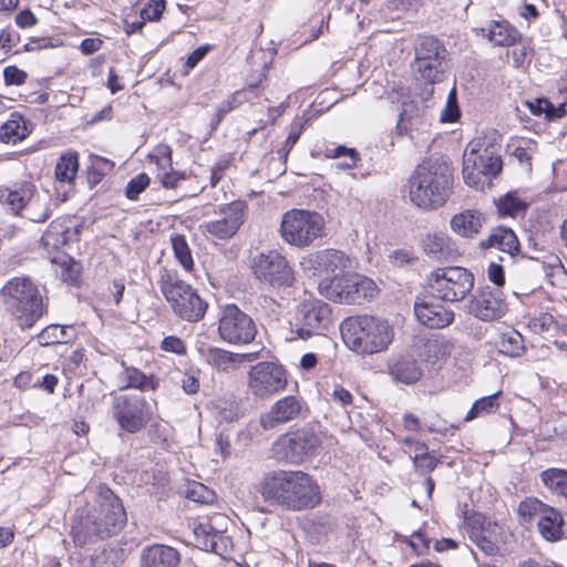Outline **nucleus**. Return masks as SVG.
<instances>
[{
    "label": "nucleus",
    "mask_w": 567,
    "mask_h": 567,
    "mask_svg": "<svg viewBox=\"0 0 567 567\" xmlns=\"http://www.w3.org/2000/svg\"><path fill=\"white\" fill-rule=\"evenodd\" d=\"M126 523L121 499L110 489L102 492L95 504L78 512L71 529L76 546L94 544L117 534Z\"/></svg>",
    "instance_id": "1"
},
{
    "label": "nucleus",
    "mask_w": 567,
    "mask_h": 567,
    "mask_svg": "<svg viewBox=\"0 0 567 567\" xmlns=\"http://www.w3.org/2000/svg\"><path fill=\"white\" fill-rule=\"evenodd\" d=\"M321 296L330 301L354 305L373 299L378 293L375 282L359 274L333 276L332 279H321L318 284Z\"/></svg>",
    "instance_id": "11"
},
{
    "label": "nucleus",
    "mask_w": 567,
    "mask_h": 567,
    "mask_svg": "<svg viewBox=\"0 0 567 567\" xmlns=\"http://www.w3.org/2000/svg\"><path fill=\"white\" fill-rule=\"evenodd\" d=\"M287 383L285 369L274 362H259L248 372V389L259 399H268L284 391Z\"/></svg>",
    "instance_id": "17"
},
{
    "label": "nucleus",
    "mask_w": 567,
    "mask_h": 567,
    "mask_svg": "<svg viewBox=\"0 0 567 567\" xmlns=\"http://www.w3.org/2000/svg\"><path fill=\"white\" fill-rule=\"evenodd\" d=\"M181 561L179 553L166 545L155 544L143 549L141 567H177Z\"/></svg>",
    "instance_id": "25"
},
{
    "label": "nucleus",
    "mask_w": 567,
    "mask_h": 567,
    "mask_svg": "<svg viewBox=\"0 0 567 567\" xmlns=\"http://www.w3.org/2000/svg\"><path fill=\"white\" fill-rule=\"evenodd\" d=\"M326 221L321 214L307 209H290L281 217L280 236L285 243L298 248L312 245L324 234Z\"/></svg>",
    "instance_id": "10"
},
{
    "label": "nucleus",
    "mask_w": 567,
    "mask_h": 567,
    "mask_svg": "<svg viewBox=\"0 0 567 567\" xmlns=\"http://www.w3.org/2000/svg\"><path fill=\"white\" fill-rule=\"evenodd\" d=\"M413 463L421 474H426L433 471L437 465V460L429 453L422 456H413Z\"/></svg>",
    "instance_id": "58"
},
{
    "label": "nucleus",
    "mask_w": 567,
    "mask_h": 567,
    "mask_svg": "<svg viewBox=\"0 0 567 567\" xmlns=\"http://www.w3.org/2000/svg\"><path fill=\"white\" fill-rule=\"evenodd\" d=\"M537 326H539L542 331L549 332L556 328L557 322L554 320L553 316L544 313L534 320V327L536 328Z\"/></svg>",
    "instance_id": "64"
},
{
    "label": "nucleus",
    "mask_w": 567,
    "mask_h": 567,
    "mask_svg": "<svg viewBox=\"0 0 567 567\" xmlns=\"http://www.w3.org/2000/svg\"><path fill=\"white\" fill-rule=\"evenodd\" d=\"M474 287V275L463 267H443L427 276L429 292L436 299L456 302Z\"/></svg>",
    "instance_id": "12"
},
{
    "label": "nucleus",
    "mask_w": 567,
    "mask_h": 567,
    "mask_svg": "<svg viewBox=\"0 0 567 567\" xmlns=\"http://www.w3.org/2000/svg\"><path fill=\"white\" fill-rule=\"evenodd\" d=\"M157 284L177 317L196 322L205 316L207 303L199 297L195 288L181 278L176 270L162 268Z\"/></svg>",
    "instance_id": "6"
},
{
    "label": "nucleus",
    "mask_w": 567,
    "mask_h": 567,
    "mask_svg": "<svg viewBox=\"0 0 567 567\" xmlns=\"http://www.w3.org/2000/svg\"><path fill=\"white\" fill-rule=\"evenodd\" d=\"M409 545L417 555H422L429 549L430 539L425 538L421 533H414L409 540Z\"/></svg>",
    "instance_id": "60"
},
{
    "label": "nucleus",
    "mask_w": 567,
    "mask_h": 567,
    "mask_svg": "<svg viewBox=\"0 0 567 567\" xmlns=\"http://www.w3.org/2000/svg\"><path fill=\"white\" fill-rule=\"evenodd\" d=\"M489 245L507 254L511 259L519 250L518 239L515 233L508 228L496 229L489 236Z\"/></svg>",
    "instance_id": "37"
},
{
    "label": "nucleus",
    "mask_w": 567,
    "mask_h": 567,
    "mask_svg": "<svg viewBox=\"0 0 567 567\" xmlns=\"http://www.w3.org/2000/svg\"><path fill=\"white\" fill-rule=\"evenodd\" d=\"M121 389H137L141 391H154L158 386V380L153 375H146L133 367H124L117 375Z\"/></svg>",
    "instance_id": "30"
},
{
    "label": "nucleus",
    "mask_w": 567,
    "mask_h": 567,
    "mask_svg": "<svg viewBox=\"0 0 567 567\" xmlns=\"http://www.w3.org/2000/svg\"><path fill=\"white\" fill-rule=\"evenodd\" d=\"M346 346L359 354H374L388 349L394 338L393 327L375 316H352L340 324Z\"/></svg>",
    "instance_id": "5"
},
{
    "label": "nucleus",
    "mask_w": 567,
    "mask_h": 567,
    "mask_svg": "<svg viewBox=\"0 0 567 567\" xmlns=\"http://www.w3.org/2000/svg\"><path fill=\"white\" fill-rule=\"evenodd\" d=\"M161 349L177 355H184L187 352L185 342L175 336L165 337L161 343Z\"/></svg>",
    "instance_id": "56"
},
{
    "label": "nucleus",
    "mask_w": 567,
    "mask_h": 567,
    "mask_svg": "<svg viewBox=\"0 0 567 567\" xmlns=\"http://www.w3.org/2000/svg\"><path fill=\"white\" fill-rule=\"evenodd\" d=\"M483 216L474 209H466L454 215L451 219L452 230L461 237L468 238L478 234Z\"/></svg>",
    "instance_id": "32"
},
{
    "label": "nucleus",
    "mask_w": 567,
    "mask_h": 567,
    "mask_svg": "<svg viewBox=\"0 0 567 567\" xmlns=\"http://www.w3.org/2000/svg\"><path fill=\"white\" fill-rule=\"evenodd\" d=\"M27 78L28 74L16 65L6 66L3 70L6 85H22Z\"/></svg>",
    "instance_id": "54"
},
{
    "label": "nucleus",
    "mask_w": 567,
    "mask_h": 567,
    "mask_svg": "<svg viewBox=\"0 0 567 567\" xmlns=\"http://www.w3.org/2000/svg\"><path fill=\"white\" fill-rule=\"evenodd\" d=\"M75 337V329L72 326L51 324L40 334L45 343H68Z\"/></svg>",
    "instance_id": "44"
},
{
    "label": "nucleus",
    "mask_w": 567,
    "mask_h": 567,
    "mask_svg": "<svg viewBox=\"0 0 567 567\" xmlns=\"http://www.w3.org/2000/svg\"><path fill=\"white\" fill-rule=\"evenodd\" d=\"M110 413L118 427L130 434L143 431L153 416L151 404L138 394L114 395Z\"/></svg>",
    "instance_id": "13"
},
{
    "label": "nucleus",
    "mask_w": 567,
    "mask_h": 567,
    "mask_svg": "<svg viewBox=\"0 0 567 567\" xmlns=\"http://www.w3.org/2000/svg\"><path fill=\"white\" fill-rule=\"evenodd\" d=\"M79 231L64 225L59 220H53L49 225L41 238V243L48 252L58 250L69 243L78 239Z\"/></svg>",
    "instance_id": "27"
},
{
    "label": "nucleus",
    "mask_w": 567,
    "mask_h": 567,
    "mask_svg": "<svg viewBox=\"0 0 567 567\" xmlns=\"http://www.w3.org/2000/svg\"><path fill=\"white\" fill-rule=\"evenodd\" d=\"M507 311V303L502 290L489 287L481 288L468 303V312L483 321L502 318Z\"/></svg>",
    "instance_id": "21"
},
{
    "label": "nucleus",
    "mask_w": 567,
    "mask_h": 567,
    "mask_svg": "<svg viewBox=\"0 0 567 567\" xmlns=\"http://www.w3.org/2000/svg\"><path fill=\"white\" fill-rule=\"evenodd\" d=\"M188 497L195 502L207 504L213 502L215 495L203 484H194L192 488L188 491Z\"/></svg>",
    "instance_id": "57"
},
{
    "label": "nucleus",
    "mask_w": 567,
    "mask_h": 567,
    "mask_svg": "<svg viewBox=\"0 0 567 567\" xmlns=\"http://www.w3.org/2000/svg\"><path fill=\"white\" fill-rule=\"evenodd\" d=\"M487 37L495 45L511 47L520 38V33L505 21H492L487 29Z\"/></svg>",
    "instance_id": "33"
},
{
    "label": "nucleus",
    "mask_w": 567,
    "mask_h": 567,
    "mask_svg": "<svg viewBox=\"0 0 567 567\" xmlns=\"http://www.w3.org/2000/svg\"><path fill=\"white\" fill-rule=\"evenodd\" d=\"M254 272L256 277L274 289L285 290L295 282V272L285 256L276 250L260 254L255 259Z\"/></svg>",
    "instance_id": "16"
},
{
    "label": "nucleus",
    "mask_w": 567,
    "mask_h": 567,
    "mask_svg": "<svg viewBox=\"0 0 567 567\" xmlns=\"http://www.w3.org/2000/svg\"><path fill=\"white\" fill-rule=\"evenodd\" d=\"M156 179L166 189H176L179 183L186 179L184 172L175 171L173 166L168 169H162L157 172Z\"/></svg>",
    "instance_id": "49"
},
{
    "label": "nucleus",
    "mask_w": 567,
    "mask_h": 567,
    "mask_svg": "<svg viewBox=\"0 0 567 567\" xmlns=\"http://www.w3.org/2000/svg\"><path fill=\"white\" fill-rule=\"evenodd\" d=\"M389 373L395 382L413 384L420 380L422 370L414 358L400 355L389 362Z\"/></svg>",
    "instance_id": "28"
},
{
    "label": "nucleus",
    "mask_w": 567,
    "mask_h": 567,
    "mask_svg": "<svg viewBox=\"0 0 567 567\" xmlns=\"http://www.w3.org/2000/svg\"><path fill=\"white\" fill-rule=\"evenodd\" d=\"M151 178L147 174L141 173L133 177L126 185L125 195L128 199L135 200L138 195L150 185Z\"/></svg>",
    "instance_id": "50"
},
{
    "label": "nucleus",
    "mask_w": 567,
    "mask_h": 567,
    "mask_svg": "<svg viewBox=\"0 0 567 567\" xmlns=\"http://www.w3.org/2000/svg\"><path fill=\"white\" fill-rule=\"evenodd\" d=\"M3 302L21 328L31 327L42 315V299L28 278L17 277L2 288Z\"/></svg>",
    "instance_id": "7"
},
{
    "label": "nucleus",
    "mask_w": 567,
    "mask_h": 567,
    "mask_svg": "<svg viewBox=\"0 0 567 567\" xmlns=\"http://www.w3.org/2000/svg\"><path fill=\"white\" fill-rule=\"evenodd\" d=\"M254 89L255 86L250 85L247 90L236 91L228 101L221 103L218 109L219 115L223 116L236 106L240 105L245 100H247V92L252 91Z\"/></svg>",
    "instance_id": "53"
},
{
    "label": "nucleus",
    "mask_w": 567,
    "mask_h": 567,
    "mask_svg": "<svg viewBox=\"0 0 567 567\" xmlns=\"http://www.w3.org/2000/svg\"><path fill=\"white\" fill-rule=\"evenodd\" d=\"M526 106L534 115H544V117L547 120L560 118L565 114L564 104L555 106L548 99L545 97H538L532 101H526Z\"/></svg>",
    "instance_id": "39"
},
{
    "label": "nucleus",
    "mask_w": 567,
    "mask_h": 567,
    "mask_svg": "<svg viewBox=\"0 0 567 567\" xmlns=\"http://www.w3.org/2000/svg\"><path fill=\"white\" fill-rule=\"evenodd\" d=\"M257 333L252 318L240 310L236 305L223 308L218 321V334L229 344L241 346L250 343Z\"/></svg>",
    "instance_id": "14"
},
{
    "label": "nucleus",
    "mask_w": 567,
    "mask_h": 567,
    "mask_svg": "<svg viewBox=\"0 0 567 567\" xmlns=\"http://www.w3.org/2000/svg\"><path fill=\"white\" fill-rule=\"evenodd\" d=\"M470 538L487 555L498 551V542L502 537V527L489 517L476 514L468 520Z\"/></svg>",
    "instance_id": "22"
},
{
    "label": "nucleus",
    "mask_w": 567,
    "mask_h": 567,
    "mask_svg": "<svg viewBox=\"0 0 567 567\" xmlns=\"http://www.w3.org/2000/svg\"><path fill=\"white\" fill-rule=\"evenodd\" d=\"M306 411L307 404L302 398L286 395L261 414L259 422L264 430H274L302 417Z\"/></svg>",
    "instance_id": "20"
},
{
    "label": "nucleus",
    "mask_w": 567,
    "mask_h": 567,
    "mask_svg": "<svg viewBox=\"0 0 567 567\" xmlns=\"http://www.w3.org/2000/svg\"><path fill=\"white\" fill-rule=\"evenodd\" d=\"M171 241L176 259L186 270H190L194 261L185 237L183 235H174Z\"/></svg>",
    "instance_id": "46"
},
{
    "label": "nucleus",
    "mask_w": 567,
    "mask_h": 567,
    "mask_svg": "<svg viewBox=\"0 0 567 567\" xmlns=\"http://www.w3.org/2000/svg\"><path fill=\"white\" fill-rule=\"evenodd\" d=\"M527 208V203L522 200L514 193H508L497 202V209L502 216L518 217Z\"/></svg>",
    "instance_id": "45"
},
{
    "label": "nucleus",
    "mask_w": 567,
    "mask_h": 567,
    "mask_svg": "<svg viewBox=\"0 0 567 567\" xmlns=\"http://www.w3.org/2000/svg\"><path fill=\"white\" fill-rule=\"evenodd\" d=\"M350 266L349 258L340 250L323 249L307 255L300 261L303 274L308 277H321L330 280L337 271H343Z\"/></svg>",
    "instance_id": "19"
},
{
    "label": "nucleus",
    "mask_w": 567,
    "mask_h": 567,
    "mask_svg": "<svg viewBox=\"0 0 567 567\" xmlns=\"http://www.w3.org/2000/svg\"><path fill=\"white\" fill-rule=\"evenodd\" d=\"M501 395V392H496L494 394L483 396L481 399H477L470 411L467 412L464 421L471 422L477 417H482L484 415L494 413L499 408L498 398Z\"/></svg>",
    "instance_id": "41"
},
{
    "label": "nucleus",
    "mask_w": 567,
    "mask_h": 567,
    "mask_svg": "<svg viewBox=\"0 0 567 567\" xmlns=\"http://www.w3.org/2000/svg\"><path fill=\"white\" fill-rule=\"evenodd\" d=\"M249 354L231 353L223 349H210L207 354V361L219 371H228L236 364L246 361Z\"/></svg>",
    "instance_id": "36"
},
{
    "label": "nucleus",
    "mask_w": 567,
    "mask_h": 567,
    "mask_svg": "<svg viewBox=\"0 0 567 567\" xmlns=\"http://www.w3.org/2000/svg\"><path fill=\"white\" fill-rule=\"evenodd\" d=\"M38 19L31 10H23L16 16V23L18 27L25 29L35 25Z\"/></svg>",
    "instance_id": "62"
},
{
    "label": "nucleus",
    "mask_w": 567,
    "mask_h": 567,
    "mask_svg": "<svg viewBox=\"0 0 567 567\" xmlns=\"http://www.w3.org/2000/svg\"><path fill=\"white\" fill-rule=\"evenodd\" d=\"M0 202L16 214L33 223H44L51 216V198L37 190L34 184L23 182L14 189L0 187Z\"/></svg>",
    "instance_id": "9"
},
{
    "label": "nucleus",
    "mask_w": 567,
    "mask_h": 567,
    "mask_svg": "<svg viewBox=\"0 0 567 567\" xmlns=\"http://www.w3.org/2000/svg\"><path fill=\"white\" fill-rule=\"evenodd\" d=\"M452 192V172L440 161L420 164L409 179V197L417 207L434 209L442 206Z\"/></svg>",
    "instance_id": "4"
},
{
    "label": "nucleus",
    "mask_w": 567,
    "mask_h": 567,
    "mask_svg": "<svg viewBox=\"0 0 567 567\" xmlns=\"http://www.w3.org/2000/svg\"><path fill=\"white\" fill-rule=\"evenodd\" d=\"M423 251L432 259L451 260L457 255V249L447 235L443 233L427 234L422 240Z\"/></svg>",
    "instance_id": "26"
},
{
    "label": "nucleus",
    "mask_w": 567,
    "mask_h": 567,
    "mask_svg": "<svg viewBox=\"0 0 567 567\" xmlns=\"http://www.w3.org/2000/svg\"><path fill=\"white\" fill-rule=\"evenodd\" d=\"M332 323V311L328 303L319 299L303 300L298 309L296 333L299 339L308 340L315 334L328 330Z\"/></svg>",
    "instance_id": "18"
},
{
    "label": "nucleus",
    "mask_w": 567,
    "mask_h": 567,
    "mask_svg": "<svg viewBox=\"0 0 567 567\" xmlns=\"http://www.w3.org/2000/svg\"><path fill=\"white\" fill-rule=\"evenodd\" d=\"M181 386L186 394H196L199 390V380L194 372L185 373L181 380Z\"/></svg>",
    "instance_id": "59"
},
{
    "label": "nucleus",
    "mask_w": 567,
    "mask_h": 567,
    "mask_svg": "<svg viewBox=\"0 0 567 567\" xmlns=\"http://www.w3.org/2000/svg\"><path fill=\"white\" fill-rule=\"evenodd\" d=\"M196 546L203 550L223 556L227 551L229 539L209 523H200L194 528Z\"/></svg>",
    "instance_id": "24"
},
{
    "label": "nucleus",
    "mask_w": 567,
    "mask_h": 567,
    "mask_svg": "<svg viewBox=\"0 0 567 567\" xmlns=\"http://www.w3.org/2000/svg\"><path fill=\"white\" fill-rule=\"evenodd\" d=\"M422 121L419 106L413 101L403 102L396 130L401 135L408 134L413 130H417Z\"/></svg>",
    "instance_id": "34"
},
{
    "label": "nucleus",
    "mask_w": 567,
    "mask_h": 567,
    "mask_svg": "<svg viewBox=\"0 0 567 567\" xmlns=\"http://www.w3.org/2000/svg\"><path fill=\"white\" fill-rule=\"evenodd\" d=\"M303 130V125L300 122H293L290 126L289 134L282 148L279 151L282 157H287L295 144L298 142Z\"/></svg>",
    "instance_id": "52"
},
{
    "label": "nucleus",
    "mask_w": 567,
    "mask_h": 567,
    "mask_svg": "<svg viewBox=\"0 0 567 567\" xmlns=\"http://www.w3.org/2000/svg\"><path fill=\"white\" fill-rule=\"evenodd\" d=\"M79 171V157L75 153H65L59 158L54 175L59 183L71 185Z\"/></svg>",
    "instance_id": "35"
},
{
    "label": "nucleus",
    "mask_w": 567,
    "mask_h": 567,
    "mask_svg": "<svg viewBox=\"0 0 567 567\" xmlns=\"http://www.w3.org/2000/svg\"><path fill=\"white\" fill-rule=\"evenodd\" d=\"M445 58H431L414 60V66L422 79L435 83L443 73V60Z\"/></svg>",
    "instance_id": "42"
},
{
    "label": "nucleus",
    "mask_w": 567,
    "mask_h": 567,
    "mask_svg": "<svg viewBox=\"0 0 567 567\" xmlns=\"http://www.w3.org/2000/svg\"><path fill=\"white\" fill-rule=\"evenodd\" d=\"M415 59L445 58L446 50L434 37H421L414 47Z\"/></svg>",
    "instance_id": "40"
},
{
    "label": "nucleus",
    "mask_w": 567,
    "mask_h": 567,
    "mask_svg": "<svg viewBox=\"0 0 567 567\" xmlns=\"http://www.w3.org/2000/svg\"><path fill=\"white\" fill-rule=\"evenodd\" d=\"M523 337L517 331L503 333L499 341V351L509 357H518L523 351Z\"/></svg>",
    "instance_id": "47"
},
{
    "label": "nucleus",
    "mask_w": 567,
    "mask_h": 567,
    "mask_svg": "<svg viewBox=\"0 0 567 567\" xmlns=\"http://www.w3.org/2000/svg\"><path fill=\"white\" fill-rule=\"evenodd\" d=\"M487 277L496 286L501 287L505 282L503 267L496 262H491L487 268Z\"/></svg>",
    "instance_id": "61"
},
{
    "label": "nucleus",
    "mask_w": 567,
    "mask_h": 567,
    "mask_svg": "<svg viewBox=\"0 0 567 567\" xmlns=\"http://www.w3.org/2000/svg\"><path fill=\"white\" fill-rule=\"evenodd\" d=\"M215 451L219 453L223 458H226L230 455V440L228 435L219 433V435L216 437Z\"/></svg>",
    "instance_id": "63"
},
{
    "label": "nucleus",
    "mask_w": 567,
    "mask_h": 567,
    "mask_svg": "<svg viewBox=\"0 0 567 567\" xmlns=\"http://www.w3.org/2000/svg\"><path fill=\"white\" fill-rule=\"evenodd\" d=\"M542 481L551 493L563 497L567 502V471L548 468L542 473Z\"/></svg>",
    "instance_id": "38"
},
{
    "label": "nucleus",
    "mask_w": 567,
    "mask_h": 567,
    "mask_svg": "<svg viewBox=\"0 0 567 567\" xmlns=\"http://www.w3.org/2000/svg\"><path fill=\"white\" fill-rule=\"evenodd\" d=\"M217 218L202 225L203 233L207 237L228 240L233 238L244 225L248 205L244 200H234L217 207Z\"/></svg>",
    "instance_id": "15"
},
{
    "label": "nucleus",
    "mask_w": 567,
    "mask_h": 567,
    "mask_svg": "<svg viewBox=\"0 0 567 567\" xmlns=\"http://www.w3.org/2000/svg\"><path fill=\"white\" fill-rule=\"evenodd\" d=\"M548 507L549 505L536 497H527L519 503L518 515L524 523H532L538 520Z\"/></svg>",
    "instance_id": "43"
},
{
    "label": "nucleus",
    "mask_w": 567,
    "mask_h": 567,
    "mask_svg": "<svg viewBox=\"0 0 567 567\" xmlns=\"http://www.w3.org/2000/svg\"><path fill=\"white\" fill-rule=\"evenodd\" d=\"M323 442V433L313 425L303 426L279 436L272 444L275 458L290 464L302 462L318 454Z\"/></svg>",
    "instance_id": "8"
},
{
    "label": "nucleus",
    "mask_w": 567,
    "mask_h": 567,
    "mask_svg": "<svg viewBox=\"0 0 567 567\" xmlns=\"http://www.w3.org/2000/svg\"><path fill=\"white\" fill-rule=\"evenodd\" d=\"M501 150L502 135L494 128H487L471 140L463 154L464 182L475 188L489 184L503 167Z\"/></svg>",
    "instance_id": "3"
},
{
    "label": "nucleus",
    "mask_w": 567,
    "mask_h": 567,
    "mask_svg": "<svg viewBox=\"0 0 567 567\" xmlns=\"http://www.w3.org/2000/svg\"><path fill=\"white\" fill-rule=\"evenodd\" d=\"M265 499L290 511H303L320 502L317 482L302 471H274L266 474L260 483Z\"/></svg>",
    "instance_id": "2"
},
{
    "label": "nucleus",
    "mask_w": 567,
    "mask_h": 567,
    "mask_svg": "<svg viewBox=\"0 0 567 567\" xmlns=\"http://www.w3.org/2000/svg\"><path fill=\"white\" fill-rule=\"evenodd\" d=\"M460 115L457 102H456V94L455 91L452 90L449 94L446 104L444 109L441 112L440 120L444 123H451L457 120Z\"/></svg>",
    "instance_id": "51"
},
{
    "label": "nucleus",
    "mask_w": 567,
    "mask_h": 567,
    "mask_svg": "<svg viewBox=\"0 0 567 567\" xmlns=\"http://www.w3.org/2000/svg\"><path fill=\"white\" fill-rule=\"evenodd\" d=\"M32 132L31 122L18 112L0 126V141L6 144H17L25 140Z\"/></svg>",
    "instance_id": "29"
},
{
    "label": "nucleus",
    "mask_w": 567,
    "mask_h": 567,
    "mask_svg": "<svg viewBox=\"0 0 567 567\" xmlns=\"http://www.w3.org/2000/svg\"><path fill=\"white\" fill-rule=\"evenodd\" d=\"M148 158L151 163L156 165L157 172H162V169H168L171 166H173L172 148L167 144H159L155 146L154 150L150 153Z\"/></svg>",
    "instance_id": "48"
},
{
    "label": "nucleus",
    "mask_w": 567,
    "mask_h": 567,
    "mask_svg": "<svg viewBox=\"0 0 567 567\" xmlns=\"http://www.w3.org/2000/svg\"><path fill=\"white\" fill-rule=\"evenodd\" d=\"M414 315L420 323L431 329H443L454 320V312L443 305L432 301H416L414 305Z\"/></svg>",
    "instance_id": "23"
},
{
    "label": "nucleus",
    "mask_w": 567,
    "mask_h": 567,
    "mask_svg": "<svg viewBox=\"0 0 567 567\" xmlns=\"http://www.w3.org/2000/svg\"><path fill=\"white\" fill-rule=\"evenodd\" d=\"M563 526V515L551 506L537 520L538 533L547 542L559 540L564 535Z\"/></svg>",
    "instance_id": "31"
},
{
    "label": "nucleus",
    "mask_w": 567,
    "mask_h": 567,
    "mask_svg": "<svg viewBox=\"0 0 567 567\" xmlns=\"http://www.w3.org/2000/svg\"><path fill=\"white\" fill-rule=\"evenodd\" d=\"M165 9V2L162 0L148 2L141 11V18L144 21L159 20Z\"/></svg>",
    "instance_id": "55"
}]
</instances>
